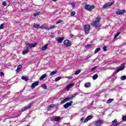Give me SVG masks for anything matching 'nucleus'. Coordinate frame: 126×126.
Instances as JSON below:
<instances>
[{"mask_svg": "<svg viewBox=\"0 0 126 126\" xmlns=\"http://www.w3.org/2000/svg\"><path fill=\"white\" fill-rule=\"evenodd\" d=\"M112 124L114 126H119L120 123L118 122V120H117V119H115L113 121H112Z\"/></svg>", "mask_w": 126, "mask_h": 126, "instance_id": "16", "label": "nucleus"}, {"mask_svg": "<svg viewBox=\"0 0 126 126\" xmlns=\"http://www.w3.org/2000/svg\"><path fill=\"white\" fill-rule=\"evenodd\" d=\"M123 69H125V64H123L118 69H117L115 73H118V72L121 71V70H123Z\"/></svg>", "mask_w": 126, "mask_h": 126, "instance_id": "13", "label": "nucleus"}, {"mask_svg": "<svg viewBox=\"0 0 126 126\" xmlns=\"http://www.w3.org/2000/svg\"><path fill=\"white\" fill-rule=\"evenodd\" d=\"M54 35H55V34H54L53 33H52L51 34L52 37H54Z\"/></svg>", "mask_w": 126, "mask_h": 126, "instance_id": "51", "label": "nucleus"}, {"mask_svg": "<svg viewBox=\"0 0 126 126\" xmlns=\"http://www.w3.org/2000/svg\"><path fill=\"white\" fill-rule=\"evenodd\" d=\"M0 75H1V76H2L4 75V74L3 73V72H1Z\"/></svg>", "mask_w": 126, "mask_h": 126, "instance_id": "49", "label": "nucleus"}, {"mask_svg": "<svg viewBox=\"0 0 126 126\" xmlns=\"http://www.w3.org/2000/svg\"><path fill=\"white\" fill-rule=\"evenodd\" d=\"M33 27L36 29H39L40 28V25L34 24Z\"/></svg>", "mask_w": 126, "mask_h": 126, "instance_id": "23", "label": "nucleus"}, {"mask_svg": "<svg viewBox=\"0 0 126 126\" xmlns=\"http://www.w3.org/2000/svg\"><path fill=\"white\" fill-rule=\"evenodd\" d=\"M64 126H69V124L67 123H65L64 124Z\"/></svg>", "mask_w": 126, "mask_h": 126, "instance_id": "50", "label": "nucleus"}, {"mask_svg": "<svg viewBox=\"0 0 126 126\" xmlns=\"http://www.w3.org/2000/svg\"><path fill=\"white\" fill-rule=\"evenodd\" d=\"M71 5L73 7H74L75 6V3L74 2H72L71 3Z\"/></svg>", "mask_w": 126, "mask_h": 126, "instance_id": "46", "label": "nucleus"}, {"mask_svg": "<svg viewBox=\"0 0 126 126\" xmlns=\"http://www.w3.org/2000/svg\"><path fill=\"white\" fill-rule=\"evenodd\" d=\"M48 44H46L44 46H43L41 48L42 51H45L47 50V49H48Z\"/></svg>", "mask_w": 126, "mask_h": 126, "instance_id": "20", "label": "nucleus"}, {"mask_svg": "<svg viewBox=\"0 0 126 126\" xmlns=\"http://www.w3.org/2000/svg\"><path fill=\"white\" fill-rule=\"evenodd\" d=\"M80 72H81V70H80V69L76 71L75 72L74 74H75V75H78V74H79Z\"/></svg>", "mask_w": 126, "mask_h": 126, "instance_id": "31", "label": "nucleus"}, {"mask_svg": "<svg viewBox=\"0 0 126 126\" xmlns=\"http://www.w3.org/2000/svg\"><path fill=\"white\" fill-rule=\"evenodd\" d=\"M73 86H74V83L70 84L68 85L67 86H66L65 89H66V90H67V91H69V89H70V88L73 87Z\"/></svg>", "mask_w": 126, "mask_h": 126, "instance_id": "12", "label": "nucleus"}, {"mask_svg": "<svg viewBox=\"0 0 126 126\" xmlns=\"http://www.w3.org/2000/svg\"><path fill=\"white\" fill-rule=\"evenodd\" d=\"M93 118V116L92 115H89L87 117H86V119H85L84 121V123H87L88 121H90L92 118Z\"/></svg>", "mask_w": 126, "mask_h": 126, "instance_id": "14", "label": "nucleus"}, {"mask_svg": "<svg viewBox=\"0 0 126 126\" xmlns=\"http://www.w3.org/2000/svg\"><path fill=\"white\" fill-rule=\"evenodd\" d=\"M48 120H49V119H48L47 120V121H48Z\"/></svg>", "mask_w": 126, "mask_h": 126, "instance_id": "55", "label": "nucleus"}, {"mask_svg": "<svg viewBox=\"0 0 126 126\" xmlns=\"http://www.w3.org/2000/svg\"><path fill=\"white\" fill-rule=\"evenodd\" d=\"M76 95H78V93H75L74 94L71 95L70 96L65 98L61 102L60 104H63L64 103L67 102V101H70V99L74 98V97L76 96Z\"/></svg>", "mask_w": 126, "mask_h": 126, "instance_id": "2", "label": "nucleus"}, {"mask_svg": "<svg viewBox=\"0 0 126 126\" xmlns=\"http://www.w3.org/2000/svg\"><path fill=\"white\" fill-rule=\"evenodd\" d=\"M97 68V66L92 68V70H95Z\"/></svg>", "mask_w": 126, "mask_h": 126, "instance_id": "48", "label": "nucleus"}, {"mask_svg": "<svg viewBox=\"0 0 126 126\" xmlns=\"http://www.w3.org/2000/svg\"><path fill=\"white\" fill-rule=\"evenodd\" d=\"M114 1L112 2H107L103 5V8H107V7H109V6H111V5H113V4L114 3Z\"/></svg>", "mask_w": 126, "mask_h": 126, "instance_id": "5", "label": "nucleus"}, {"mask_svg": "<svg viewBox=\"0 0 126 126\" xmlns=\"http://www.w3.org/2000/svg\"><path fill=\"white\" fill-rule=\"evenodd\" d=\"M84 86L85 87H86V88H88L89 87H90L91 86V84H90V83L88 82L85 84Z\"/></svg>", "mask_w": 126, "mask_h": 126, "instance_id": "22", "label": "nucleus"}, {"mask_svg": "<svg viewBox=\"0 0 126 126\" xmlns=\"http://www.w3.org/2000/svg\"><path fill=\"white\" fill-rule=\"evenodd\" d=\"M41 88L43 89H47V85H46L45 84H42Z\"/></svg>", "mask_w": 126, "mask_h": 126, "instance_id": "32", "label": "nucleus"}, {"mask_svg": "<svg viewBox=\"0 0 126 126\" xmlns=\"http://www.w3.org/2000/svg\"><path fill=\"white\" fill-rule=\"evenodd\" d=\"M121 80H126V76H123L121 78Z\"/></svg>", "mask_w": 126, "mask_h": 126, "instance_id": "38", "label": "nucleus"}, {"mask_svg": "<svg viewBox=\"0 0 126 126\" xmlns=\"http://www.w3.org/2000/svg\"><path fill=\"white\" fill-rule=\"evenodd\" d=\"M63 44L65 47H70L71 46V42L68 40H65L63 41Z\"/></svg>", "mask_w": 126, "mask_h": 126, "instance_id": "4", "label": "nucleus"}, {"mask_svg": "<svg viewBox=\"0 0 126 126\" xmlns=\"http://www.w3.org/2000/svg\"><path fill=\"white\" fill-rule=\"evenodd\" d=\"M46 77H47V74H44L40 77L39 79L40 80H43V79H44V78H46Z\"/></svg>", "mask_w": 126, "mask_h": 126, "instance_id": "24", "label": "nucleus"}, {"mask_svg": "<svg viewBox=\"0 0 126 126\" xmlns=\"http://www.w3.org/2000/svg\"><path fill=\"white\" fill-rule=\"evenodd\" d=\"M126 13V11L125 10H118L116 11V14L117 15H121V14H125Z\"/></svg>", "mask_w": 126, "mask_h": 126, "instance_id": "7", "label": "nucleus"}, {"mask_svg": "<svg viewBox=\"0 0 126 126\" xmlns=\"http://www.w3.org/2000/svg\"><path fill=\"white\" fill-rule=\"evenodd\" d=\"M55 28H56V26H51L49 28L45 29V30H48L49 31V30H52Z\"/></svg>", "mask_w": 126, "mask_h": 126, "instance_id": "19", "label": "nucleus"}, {"mask_svg": "<svg viewBox=\"0 0 126 126\" xmlns=\"http://www.w3.org/2000/svg\"><path fill=\"white\" fill-rule=\"evenodd\" d=\"M38 85H39V81H37L32 84L31 88L32 89H34V88L36 87V86H38Z\"/></svg>", "mask_w": 126, "mask_h": 126, "instance_id": "11", "label": "nucleus"}, {"mask_svg": "<svg viewBox=\"0 0 126 126\" xmlns=\"http://www.w3.org/2000/svg\"><path fill=\"white\" fill-rule=\"evenodd\" d=\"M100 20H101V17L98 16L96 19L95 21L92 22L91 24L92 26H94L95 28H100L101 27V25L100 24Z\"/></svg>", "mask_w": 126, "mask_h": 126, "instance_id": "1", "label": "nucleus"}, {"mask_svg": "<svg viewBox=\"0 0 126 126\" xmlns=\"http://www.w3.org/2000/svg\"><path fill=\"white\" fill-rule=\"evenodd\" d=\"M63 37H60L57 40V42L59 43H63Z\"/></svg>", "mask_w": 126, "mask_h": 126, "instance_id": "21", "label": "nucleus"}, {"mask_svg": "<svg viewBox=\"0 0 126 126\" xmlns=\"http://www.w3.org/2000/svg\"><path fill=\"white\" fill-rule=\"evenodd\" d=\"M84 117H82L81 119H80V122L82 123V124H85V123H84Z\"/></svg>", "mask_w": 126, "mask_h": 126, "instance_id": "35", "label": "nucleus"}, {"mask_svg": "<svg viewBox=\"0 0 126 126\" xmlns=\"http://www.w3.org/2000/svg\"><path fill=\"white\" fill-rule=\"evenodd\" d=\"M62 22H63V20H59V21H58L56 23V24H59L60 23H62Z\"/></svg>", "mask_w": 126, "mask_h": 126, "instance_id": "43", "label": "nucleus"}, {"mask_svg": "<svg viewBox=\"0 0 126 126\" xmlns=\"http://www.w3.org/2000/svg\"><path fill=\"white\" fill-rule=\"evenodd\" d=\"M70 15L71 16H74V15H75V12L74 11H72L71 12Z\"/></svg>", "mask_w": 126, "mask_h": 126, "instance_id": "41", "label": "nucleus"}, {"mask_svg": "<svg viewBox=\"0 0 126 126\" xmlns=\"http://www.w3.org/2000/svg\"><path fill=\"white\" fill-rule=\"evenodd\" d=\"M46 26V24H44L42 25H41V26H39V28L40 29H47V28H45V26Z\"/></svg>", "mask_w": 126, "mask_h": 126, "instance_id": "27", "label": "nucleus"}, {"mask_svg": "<svg viewBox=\"0 0 126 126\" xmlns=\"http://www.w3.org/2000/svg\"><path fill=\"white\" fill-rule=\"evenodd\" d=\"M53 0V1H58V0Z\"/></svg>", "mask_w": 126, "mask_h": 126, "instance_id": "52", "label": "nucleus"}, {"mask_svg": "<svg viewBox=\"0 0 126 126\" xmlns=\"http://www.w3.org/2000/svg\"><path fill=\"white\" fill-rule=\"evenodd\" d=\"M71 37H73V35L71 34Z\"/></svg>", "mask_w": 126, "mask_h": 126, "instance_id": "53", "label": "nucleus"}, {"mask_svg": "<svg viewBox=\"0 0 126 126\" xmlns=\"http://www.w3.org/2000/svg\"><path fill=\"white\" fill-rule=\"evenodd\" d=\"M72 103H73L72 101H70L69 102L66 103L65 104L63 105L64 108H65V109H67L68 107H70V106H71Z\"/></svg>", "mask_w": 126, "mask_h": 126, "instance_id": "10", "label": "nucleus"}, {"mask_svg": "<svg viewBox=\"0 0 126 126\" xmlns=\"http://www.w3.org/2000/svg\"><path fill=\"white\" fill-rule=\"evenodd\" d=\"M100 50H101V49L100 48H96L94 51V54H97V53H98V52H99V51H100Z\"/></svg>", "mask_w": 126, "mask_h": 126, "instance_id": "33", "label": "nucleus"}, {"mask_svg": "<svg viewBox=\"0 0 126 126\" xmlns=\"http://www.w3.org/2000/svg\"><path fill=\"white\" fill-rule=\"evenodd\" d=\"M65 78H67V79H72L73 78V76H66Z\"/></svg>", "mask_w": 126, "mask_h": 126, "instance_id": "37", "label": "nucleus"}, {"mask_svg": "<svg viewBox=\"0 0 126 126\" xmlns=\"http://www.w3.org/2000/svg\"><path fill=\"white\" fill-rule=\"evenodd\" d=\"M1 43H0V47H1Z\"/></svg>", "mask_w": 126, "mask_h": 126, "instance_id": "54", "label": "nucleus"}, {"mask_svg": "<svg viewBox=\"0 0 126 126\" xmlns=\"http://www.w3.org/2000/svg\"><path fill=\"white\" fill-rule=\"evenodd\" d=\"M29 53V48L27 47L26 49H25L23 52L22 54L23 55H26V54H28Z\"/></svg>", "mask_w": 126, "mask_h": 126, "instance_id": "17", "label": "nucleus"}, {"mask_svg": "<svg viewBox=\"0 0 126 126\" xmlns=\"http://www.w3.org/2000/svg\"><path fill=\"white\" fill-rule=\"evenodd\" d=\"M31 106H32V103H30L29 105L22 109V112H24V111H26L27 110H29V109H30L31 108Z\"/></svg>", "mask_w": 126, "mask_h": 126, "instance_id": "6", "label": "nucleus"}, {"mask_svg": "<svg viewBox=\"0 0 126 126\" xmlns=\"http://www.w3.org/2000/svg\"><path fill=\"white\" fill-rule=\"evenodd\" d=\"M6 4H7L6 2L3 1L2 2V5H4V6H6Z\"/></svg>", "mask_w": 126, "mask_h": 126, "instance_id": "45", "label": "nucleus"}, {"mask_svg": "<svg viewBox=\"0 0 126 126\" xmlns=\"http://www.w3.org/2000/svg\"><path fill=\"white\" fill-rule=\"evenodd\" d=\"M98 78V75L97 74H95L93 76V79L94 80H96Z\"/></svg>", "mask_w": 126, "mask_h": 126, "instance_id": "28", "label": "nucleus"}, {"mask_svg": "<svg viewBox=\"0 0 126 126\" xmlns=\"http://www.w3.org/2000/svg\"><path fill=\"white\" fill-rule=\"evenodd\" d=\"M84 29L85 30V32L86 34H89V31H90V25H85L84 26Z\"/></svg>", "mask_w": 126, "mask_h": 126, "instance_id": "3", "label": "nucleus"}, {"mask_svg": "<svg viewBox=\"0 0 126 126\" xmlns=\"http://www.w3.org/2000/svg\"><path fill=\"white\" fill-rule=\"evenodd\" d=\"M113 100H114L113 99H111V98H110V99H109L108 100V101H107V103H108V104H110V103H112V102H113Z\"/></svg>", "mask_w": 126, "mask_h": 126, "instance_id": "34", "label": "nucleus"}, {"mask_svg": "<svg viewBox=\"0 0 126 126\" xmlns=\"http://www.w3.org/2000/svg\"><path fill=\"white\" fill-rule=\"evenodd\" d=\"M22 79H23V80H25V81H28V80H29V79L25 76H22Z\"/></svg>", "mask_w": 126, "mask_h": 126, "instance_id": "26", "label": "nucleus"}, {"mask_svg": "<svg viewBox=\"0 0 126 126\" xmlns=\"http://www.w3.org/2000/svg\"><path fill=\"white\" fill-rule=\"evenodd\" d=\"M61 120V117L59 116H56L54 118V122H60Z\"/></svg>", "mask_w": 126, "mask_h": 126, "instance_id": "18", "label": "nucleus"}, {"mask_svg": "<svg viewBox=\"0 0 126 126\" xmlns=\"http://www.w3.org/2000/svg\"><path fill=\"white\" fill-rule=\"evenodd\" d=\"M94 7V5H87L85 6V8L88 10H92Z\"/></svg>", "mask_w": 126, "mask_h": 126, "instance_id": "8", "label": "nucleus"}, {"mask_svg": "<svg viewBox=\"0 0 126 126\" xmlns=\"http://www.w3.org/2000/svg\"><path fill=\"white\" fill-rule=\"evenodd\" d=\"M3 25H4V24H2L0 26V30H1V29H3Z\"/></svg>", "mask_w": 126, "mask_h": 126, "instance_id": "42", "label": "nucleus"}, {"mask_svg": "<svg viewBox=\"0 0 126 126\" xmlns=\"http://www.w3.org/2000/svg\"><path fill=\"white\" fill-rule=\"evenodd\" d=\"M60 79H62V77H58L55 78V82H58Z\"/></svg>", "mask_w": 126, "mask_h": 126, "instance_id": "30", "label": "nucleus"}, {"mask_svg": "<svg viewBox=\"0 0 126 126\" xmlns=\"http://www.w3.org/2000/svg\"><path fill=\"white\" fill-rule=\"evenodd\" d=\"M38 15H40V12L35 13L33 14V16L34 17L38 16Z\"/></svg>", "mask_w": 126, "mask_h": 126, "instance_id": "39", "label": "nucleus"}, {"mask_svg": "<svg viewBox=\"0 0 126 126\" xmlns=\"http://www.w3.org/2000/svg\"><path fill=\"white\" fill-rule=\"evenodd\" d=\"M26 44L27 46H29V48H35V47H36V46H37V43L30 44V43H28V42H26Z\"/></svg>", "mask_w": 126, "mask_h": 126, "instance_id": "9", "label": "nucleus"}, {"mask_svg": "<svg viewBox=\"0 0 126 126\" xmlns=\"http://www.w3.org/2000/svg\"><path fill=\"white\" fill-rule=\"evenodd\" d=\"M103 51H104V52H106V51H107V47L104 46L103 47Z\"/></svg>", "mask_w": 126, "mask_h": 126, "instance_id": "47", "label": "nucleus"}, {"mask_svg": "<svg viewBox=\"0 0 126 126\" xmlns=\"http://www.w3.org/2000/svg\"><path fill=\"white\" fill-rule=\"evenodd\" d=\"M92 47V45H89V44H88L86 46V48L87 49H90V48H91Z\"/></svg>", "mask_w": 126, "mask_h": 126, "instance_id": "36", "label": "nucleus"}, {"mask_svg": "<svg viewBox=\"0 0 126 126\" xmlns=\"http://www.w3.org/2000/svg\"><path fill=\"white\" fill-rule=\"evenodd\" d=\"M58 72L57 70L55 71H53L52 72H51L50 75H55Z\"/></svg>", "mask_w": 126, "mask_h": 126, "instance_id": "29", "label": "nucleus"}, {"mask_svg": "<svg viewBox=\"0 0 126 126\" xmlns=\"http://www.w3.org/2000/svg\"><path fill=\"white\" fill-rule=\"evenodd\" d=\"M22 67V65L21 64H20L18 66L17 69V72H19L20 71V69Z\"/></svg>", "mask_w": 126, "mask_h": 126, "instance_id": "25", "label": "nucleus"}, {"mask_svg": "<svg viewBox=\"0 0 126 126\" xmlns=\"http://www.w3.org/2000/svg\"><path fill=\"white\" fill-rule=\"evenodd\" d=\"M55 107V104H52L51 105H50L49 106V108H54Z\"/></svg>", "mask_w": 126, "mask_h": 126, "instance_id": "44", "label": "nucleus"}, {"mask_svg": "<svg viewBox=\"0 0 126 126\" xmlns=\"http://www.w3.org/2000/svg\"><path fill=\"white\" fill-rule=\"evenodd\" d=\"M120 34H121V33L117 32V34H116L114 36V39H116V38H117L119 36V35H120Z\"/></svg>", "mask_w": 126, "mask_h": 126, "instance_id": "40", "label": "nucleus"}, {"mask_svg": "<svg viewBox=\"0 0 126 126\" xmlns=\"http://www.w3.org/2000/svg\"><path fill=\"white\" fill-rule=\"evenodd\" d=\"M94 124L96 126H101L103 124V121H102V120H98V121L95 122Z\"/></svg>", "mask_w": 126, "mask_h": 126, "instance_id": "15", "label": "nucleus"}]
</instances>
